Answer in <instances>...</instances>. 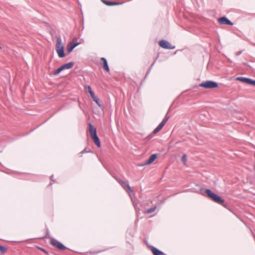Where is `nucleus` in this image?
<instances>
[{
    "label": "nucleus",
    "instance_id": "nucleus-27",
    "mask_svg": "<svg viewBox=\"0 0 255 255\" xmlns=\"http://www.w3.org/2000/svg\"><path fill=\"white\" fill-rule=\"evenodd\" d=\"M169 118V117L167 116L166 115L164 118V119L163 120H165L166 122L167 121L168 119Z\"/></svg>",
    "mask_w": 255,
    "mask_h": 255
},
{
    "label": "nucleus",
    "instance_id": "nucleus-8",
    "mask_svg": "<svg viewBox=\"0 0 255 255\" xmlns=\"http://www.w3.org/2000/svg\"><path fill=\"white\" fill-rule=\"evenodd\" d=\"M218 21L222 24H226L229 25H233V23L228 19L227 17H220L218 19Z\"/></svg>",
    "mask_w": 255,
    "mask_h": 255
},
{
    "label": "nucleus",
    "instance_id": "nucleus-24",
    "mask_svg": "<svg viewBox=\"0 0 255 255\" xmlns=\"http://www.w3.org/2000/svg\"><path fill=\"white\" fill-rule=\"evenodd\" d=\"M38 249L41 251L42 252H43V253H45L46 254H48V252L45 249L40 247H38Z\"/></svg>",
    "mask_w": 255,
    "mask_h": 255
},
{
    "label": "nucleus",
    "instance_id": "nucleus-3",
    "mask_svg": "<svg viewBox=\"0 0 255 255\" xmlns=\"http://www.w3.org/2000/svg\"><path fill=\"white\" fill-rule=\"evenodd\" d=\"M55 50L60 58H63L65 56L64 51V46L60 37H58L56 39Z\"/></svg>",
    "mask_w": 255,
    "mask_h": 255
},
{
    "label": "nucleus",
    "instance_id": "nucleus-30",
    "mask_svg": "<svg viewBox=\"0 0 255 255\" xmlns=\"http://www.w3.org/2000/svg\"><path fill=\"white\" fill-rule=\"evenodd\" d=\"M1 49V47L0 46V49Z\"/></svg>",
    "mask_w": 255,
    "mask_h": 255
},
{
    "label": "nucleus",
    "instance_id": "nucleus-5",
    "mask_svg": "<svg viewBox=\"0 0 255 255\" xmlns=\"http://www.w3.org/2000/svg\"><path fill=\"white\" fill-rule=\"evenodd\" d=\"M50 244L60 250H64L66 249V248L62 244L59 242L57 240L54 239H52L50 240Z\"/></svg>",
    "mask_w": 255,
    "mask_h": 255
},
{
    "label": "nucleus",
    "instance_id": "nucleus-2",
    "mask_svg": "<svg viewBox=\"0 0 255 255\" xmlns=\"http://www.w3.org/2000/svg\"><path fill=\"white\" fill-rule=\"evenodd\" d=\"M89 131L91 138L95 143V144L99 147L101 146L100 139L97 135L96 128L91 124H89Z\"/></svg>",
    "mask_w": 255,
    "mask_h": 255
},
{
    "label": "nucleus",
    "instance_id": "nucleus-10",
    "mask_svg": "<svg viewBox=\"0 0 255 255\" xmlns=\"http://www.w3.org/2000/svg\"><path fill=\"white\" fill-rule=\"evenodd\" d=\"M237 80L250 85L252 79L243 77H238L237 78Z\"/></svg>",
    "mask_w": 255,
    "mask_h": 255
},
{
    "label": "nucleus",
    "instance_id": "nucleus-17",
    "mask_svg": "<svg viewBox=\"0 0 255 255\" xmlns=\"http://www.w3.org/2000/svg\"><path fill=\"white\" fill-rule=\"evenodd\" d=\"M187 160V157L186 154H184L181 157V161L184 165H186V162Z\"/></svg>",
    "mask_w": 255,
    "mask_h": 255
},
{
    "label": "nucleus",
    "instance_id": "nucleus-11",
    "mask_svg": "<svg viewBox=\"0 0 255 255\" xmlns=\"http://www.w3.org/2000/svg\"><path fill=\"white\" fill-rule=\"evenodd\" d=\"M102 1L104 3H105V4H106L107 5H108V6L117 5H119V4L123 3V2L120 3V2H117L116 1H108V0H102Z\"/></svg>",
    "mask_w": 255,
    "mask_h": 255
},
{
    "label": "nucleus",
    "instance_id": "nucleus-4",
    "mask_svg": "<svg viewBox=\"0 0 255 255\" xmlns=\"http://www.w3.org/2000/svg\"><path fill=\"white\" fill-rule=\"evenodd\" d=\"M200 86L206 89H214L218 87V84L216 82L208 80L202 82Z\"/></svg>",
    "mask_w": 255,
    "mask_h": 255
},
{
    "label": "nucleus",
    "instance_id": "nucleus-14",
    "mask_svg": "<svg viewBox=\"0 0 255 255\" xmlns=\"http://www.w3.org/2000/svg\"><path fill=\"white\" fill-rule=\"evenodd\" d=\"M74 64V63L73 62H71L62 65L61 67L62 70H64L65 69H69L72 68Z\"/></svg>",
    "mask_w": 255,
    "mask_h": 255
},
{
    "label": "nucleus",
    "instance_id": "nucleus-16",
    "mask_svg": "<svg viewBox=\"0 0 255 255\" xmlns=\"http://www.w3.org/2000/svg\"><path fill=\"white\" fill-rule=\"evenodd\" d=\"M156 209V206H154L152 208H150L149 209H147L146 210L144 211H143V213L144 214H148L152 213H153V212H154L155 211Z\"/></svg>",
    "mask_w": 255,
    "mask_h": 255
},
{
    "label": "nucleus",
    "instance_id": "nucleus-1",
    "mask_svg": "<svg viewBox=\"0 0 255 255\" xmlns=\"http://www.w3.org/2000/svg\"><path fill=\"white\" fill-rule=\"evenodd\" d=\"M205 193L207 194L208 197L213 200L214 202L221 205L224 206L225 201L221 197L217 194L213 192L210 189H207L205 190Z\"/></svg>",
    "mask_w": 255,
    "mask_h": 255
},
{
    "label": "nucleus",
    "instance_id": "nucleus-29",
    "mask_svg": "<svg viewBox=\"0 0 255 255\" xmlns=\"http://www.w3.org/2000/svg\"><path fill=\"white\" fill-rule=\"evenodd\" d=\"M85 152H86L85 150H83L82 151H81V152L80 153V154H81L80 156H82V154H83V153H85Z\"/></svg>",
    "mask_w": 255,
    "mask_h": 255
},
{
    "label": "nucleus",
    "instance_id": "nucleus-7",
    "mask_svg": "<svg viewBox=\"0 0 255 255\" xmlns=\"http://www.w3.org/2000/svg\"><path fill=\"white\" fill-rule=\"evenodd\" d=\"M118 182L120 184V185L122 186V187L128 193H132L133 192V190L131 189L129 184L122 180H119Z\"/></svg>",
    "mask_w": 255,
    "mask_h": 255
},
{
    "label": "nucleus",
    "instance_id": "nucleus-22",
    "mask_svg": "<svg viewBox=\"0 0 255 255\" xmlns=\"http://www.w3.org/2000/svg\"><path fill=\"white\" fill-rule=\"evenodd\" d=\"M6 251V248L3 246L0 245V252L2 254H4Z\"/></svg>",
    "mask_w": 255,
    "mask_h": 255
},
{
    "label": "nucleus",
    "instance_id": "nucleus-13",
    "mask_svg": "<svg viewBox=\"0 0 255 255\" xmlns=\"http://www.w3.org/2000/svg\"><path fill=\"white\" fill-rule=\"evenodd\" d=\"M101 61L103 62V68L107 72H109L110 71V69L108 65L107 61L105 58H101Z\"/></svg>",
    "mask_w": 255,
    "mask_h": 255
},
{
    "label": "nucleus",
    "instance_id": "nucleus-23",
    "mask_svg": "<svg viewBox=\"0 0 255 255\" xmlns=\"http://www.w3.org/2000/svg\"><path fill=\"white\" fill-rule=\"evenodd\" d=\"M166 123L165 120H162V121L159 124L161 127L163 128Z\"/></svg>",
    "mask_w": 255,
    "mask_h": 255
},
{
    "label": "nucleus",
    "instance_id": "nucleus-15",
    "mask_svg": "<svg viewBox=\"0 0 255 255\" xmlns=\"http://www.w3.org/2000/svg\"><path fill=\"white\" fill-rule=\"evenodd\" d=\"M151 251L154 255H163L164 253L155 247H151Z\"/></svg>",
    "mask_w": 255,
    "mask_h": 255
},
{
    "label": "nucleus",
    "instance_id": "nucleus-26",
    "mask_svg": "<svg viewBox=\"0 0 255 255\" xmlns=\"http://www.w3.org/2000/svg\"><path fill=\"white\" fill-rule=\"evenodd\" d=\"M105 251V250H103V251ZM103 252V251H95V252H93V254H98V253H101V252Z\"/></svg>",
    "mask_w": 255,
    "mask_h": 255
},
{
    "label": "nucleus",
    "instance_id": "nucleus-9",
    "mask_svg": "<svg viewBox=\"0 0 255 255\" xmlns=\"http://www.w3.org/2000/svg\"><path fill=\"white\" fill-rule=\"evenodd\" d=\"M78 45V43H74L73 42H69L66 46V50L68 53L72 51L73 49Z\"/></svg>",
    "mask_w": 255,
    "mask_h": 255
},
{
    "label": "nucleus",
    "instance_id": "nucleus-12",
    "mask_svg": "<svg viewBox=\"0 0 255 255\" xmlns=\"http://www.w3.org/2000/svg\"><path fill=\"white\" fill-rule=\"evenodd\" d=\"M157 158V155L156 154H152L149 159L145 161V163L143 165H147L153 162L155 159Z\"/></svg>",
    "mask_w": 255,
    "mask_h": 255
},
{
    "label": "nucleus",
    "instance_id": "nucleus-21",
    "mask_svg": "<svg viewBox=\"0 0 255 255\" xmlns=\"http://www.w3.org/2000/svg\"><path fill=\"white\" fill-rule=\"evenodd\" d=\"M87 88H88V92L90 93V95H91V97H93V96H94V95H95V94H94V93L92 91V89H91V87H90V86H88V87H87Z\"/></svg>",
    "mask_w": 255,
    "mask_h": 255
},
{
    "label": "nucleus",
    "instance_id": "nucleus-25",
    "mask_svg": "<svg viewBox=\"0 0 255 255\" xmlns=\"http://www.w3.org/2000/svg\"><path fill=\"white\" fill-rule=\"evenodd\" d=\"M250 85L255 86V80L252 79Z\"/></svg>",
    "mask_w": 255,
    "mask_h": 255
},
{
    "label": "nucleus",
    "instance_id": "nucleus-19",
    "mask_svg": "<svg viewBox=\"0 0 255 255\" xmlns=\"http://www.w3.org/2000/svg\"><path fill=\"white\" fill-rule=\"evenodd\" d=\"M162 127L159 125L153 130V133L155 134L162 129Z\"/></svg>",
    "mask_w": 255,
    "mask_h": 255
},
{
    "label": "nucleus",
    "instance_id": "nucleus-20",
    "mask_svg": "<svg viewBox=\"0 0 255 255\" xmlns=\"http://www.w3.org/2000/svg\"><path fill=\"white\" fill-rule=\"evenodd\" d=\"M62 70L61 67H60V68H58L56 70H55L54 71V72L53 73V75H57L58 74H59Z\"/></svg>",
    "mask_w": 255,
    "mask_h": 255
},
{
    "label": "nucleus",
    "instance_id": "nucleus-18",
    "mask_svg": "<svg viewBox=\"0 0 255 255\" xmlns=\"http://www.w3.org/2000/svg\"><path fill=\"white\" fill-rule=\"evenodd\" d=\"M92 98L94 101H95L99 106H101L100 104V100L99 98H98L95 95L93 96V97H92Z\"/></svg>",
    "mask_w": 255,
    "mask_h": 255
},
{
    "label": "nucleus",
    "instance_id": "nucleus-28",
    "mask_svg": "<svg viewBox=\"0 0 255 255\" xmlns=\"http://www.w3.org/2000/svg\"><path fill=\"white\" fill-rule=\"evenodd\" d=\"M242 51H239V52H237L236 53V56H239L240 55L241 53H242Z\"/></svg>",
    "mask_w": 255,
    "mask_h": 255
},
{
    "label": "nucleus",
    "instance_id": "nucleus-6",
    "mask_svg": "<svg viewBox=\"0 0 255 255\" xmlns=\"http://www.w3.org/2000/svg\"><path fill=\"white\" fill-rule=\"evenodd\" d=\"M159 45L161 47L164 49H172L175 48L174 46H172L169 42L165 40H161L159 41Z\"/></svg>",
    "mask_w": 255,
    "mask_h": 255
}]
</instances>
